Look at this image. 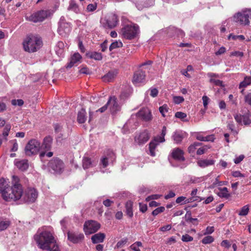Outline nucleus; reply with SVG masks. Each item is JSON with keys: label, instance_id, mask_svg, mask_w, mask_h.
I'll list each match as a JSON object with an SVG mask.
<instances>
[{"label": "nucleus", "instance_id": "obj_1", "mask_svg": "<svg viewBox=\"0 0 251 251\" xmlns=\"http://www.w3.org/2000/svg\"><path fill=\"white\" fill-rule=\"evenodd\" d=\"M8 183L7 180L3 178H0V194H1L2 197L6 201H15L19 200L23 194L20 178L18 176L13 175L11 178L12 186H10Z\"/></svg>", "mask_w": 251, "mask_h": 251}, {"label": "nucleus", "instance_id": "obj_2", "mask_svg": "<svg viewBox=\"0 0 251 251\" xmlns=\"http://www.w3.org/2000/svg\"><path fill=\"white\" fill-rule=\"evenodd\" d=\"M38 247L47 251H60L59 245L52 233L47 230L39 229L34 235Z\"/></svg>", "mask_w": 251, "mask_h": 251}, {"label": "nucleus", "instance_id": "obj_3", "mask_svg": "<svg viewBox=\"0 0 251 251\" xmlns=\"http://www.w3.org/2000/svg\"><path fill=\"white\" fill-rule=\"evenodd\" d=\"M23 45L24 50L28 52H34L39 50L42 46L40 38L32 34L27 35L24 39Z\"/></svg>", "mask_w": 251, "mask_h": 251}, {"label": "nucleus", "instance_id": "obj_4", "mask_svg": "<svg viewBox=\"0 0 251 251\" xmlns=\"http://www.w3.org/2000/svg\"><path fill=\"white\" fill-rule=\"evenodd\" d=\"M139 33V26L135 24L126 25L121 29L122 36L128 40L134 39Z\"/></svg>", "mask_w": 251, "mask_h": 251}, {"label": "nucleus", "instance_id": "obj_5", "mask_svg": "<svg viewBox=\"0 0 251 251\" xmlns=\"http://www.w3.org/2000/svg\"><path fill=\"white\" fill-rule=\"evenodd\" d=\"M251 20V10L246 9L238 12L234 16V20L235 22L240 25H248Z\"/></svg>", "mask_w": 251, "mask_h": 251}, {"label": "nucleus", "instance_id": "obj_6", "mask_svg": "<svg viewBox=\"0 0 251 251\" xmlns=\"http://www.w3.org/2000/svg\"><path fill=\"white\" fill-rule=\"evenodd\" d=\"M40 149V143L35 139L28 141L25 148V153L27 156L35 155L38 153Z\"/></svg>", "mask_w": 251, "mask_h": 251}, {"label": "nucleus", "instance_id": "obj_7", "mask_svg": "<svg viewBox=\"0 0 251 251\" xmlns=\"http://www.w3.org/2000/svg\"><path fill=\"white\" fill-rule=\"evenodd\" d=\"M118 23L117 15L114 13H111L104 18L101 24L104 28L112 29L118 25Z\"/></svg>", "mask_w": 251, "mask_h": 251}, {"label": "nucleus", "instance_id": "obj_8", "mask_svg": "<svg viewBox=\"0 0 251 251\" xmlns=\"http://www.w3.org/2000/svg\"><path fill=\"white\" fill-rule=\"evenodd\" d=\"M100 225L94 220H88L85 222L83 230L86 235L91 234L97 232L100 228Z\"/></svg>", "mask_w": 251, "mask_h": 251}, {"label": "nucleus", "instance_id": "obj_9", "mask_svg": "<svg viewBox=\"0 0 251 251\" xmlns=\"http://www.w3.org/2000/svg\"><path fill=\"white\" fill-rule=\"evenodd\" d=\"M48 167L52 169L54 173L61 174L64 169L63 162L58 158H53L48 163Z\"/></svg>", "mask_w": 251, "mask_h": 251}, {"label": "nucleus", "instance_id": "obj_10", "mask_svg": "<svg viewBox=\"0 0 251 251\" xmlns=\"http://www.w3.org/2000/svg\"><path fill=\"white\" fill-rule=\"evenodd\" d=\"M48 17V11L46 10L39 11L29 17H26V20L37 23L43 21Z\"/></svg>", "mask_w": 251, "mask_h": 251}, {"label": "nucleus", "instance_id": "obj_11", "mask_svg": "<svg viewBox=\"0 0 251 251\" xmlns=\"http://www.w3.org/2000/svg\"><path fill=\"white\" fill-rule=\"evenodd\" d=\"M38 197V192L34 188H28L23 196L24 201L25 202L32 203L35 201Z\"/></svg>", "mask_w": 251, "mask_h": 251}, {"label": "nucleus", "instance_id": "obj_12", "mask_svg": "<svg viewBox=\"0 0 251 251\" xmlns=\"http://www.w3.org/2000/svg\"><path fill=\"white\" fill-rule=\"evenodd\" d=\"M67 237L68 239L74 244H78L81 242L84 238L83 233L70 231L67 232Z\"/></svg>", "mask_w": 251, "mask_h": 251}, {"label": "nucleus", "instance_id": "obj_13", "mask_svg": "<svg viewBox=\"0 0 251 251\" xmlns=\"http://www.w3.org/2000/svg\"><path fill=\"white\" fill-rule=\"evenodd\" d=\"M107 104L112 114L116 113L121 110V106L119 104L118 100L115 96L109 97Z\"/></svg>", "mask_w": 251, "mask_h": 251}, {"label": "nucleus", "instance_id": "obj_14", "mask_svg": "<svg viewBox=\"0 0 251 251\" xmlns=\"http://www.w3.org/2000/svg\"><path fill=\"white\" fill-rule=\"evenodd\" d=\"M137 116L142 120L148 122L152 119V115L150 110L147 108L141 109L137 113Z\"/></svg>", "mask_w": 251, "mask_h": 251}, {"label": "nucleus", "instance_id": "obj_15", "mask_svg": "<svg viewBox=\"0 0 251 251\" xmlns=\"http://www.w3.org/2000/svg\"><path fill=\"white\" fill-rule=\"evenodd\" d=\"M150 139V135L147 130H144L139 135L135 137V141L139 145H142L146 143Z\"/></svg>", "mask_w": 251, "mask_h": 251}, {"label": "nucleus", "instance_id": "obj_16", "mask_svg": "<svg viewBox=\"0 0 251 251\" xmlns=\"http://www.w3.org/2000/svg\"><path fill=\"white\" fill-rule=\"evenodd\" d=\"M70 25L65 22L61 23L58 28V33L62 36L67 35L70 32Z\"/></svg>", "mask_w": 251, "mask_h": 251}, {"label": "nucleus", "instance_id": "obj_17", "mask_svg": "<svg viewBox=\"0 0 251 251\" xmlns=\"http://www.w3.org/2000/svg\"><path fill=\"white\" fill-rule=\"evenodd\" d=\"M145 73L139 70L135 72L133 77V82L135 84L141 83L145 79Z\"/></svg>", "mask_w": 251, "mask_h": 251}, {"label": "nucleus", "instance_id": "obj_18", "mask_svg": "<svg viewBox=\"0 0 251 251\" xmlns=\"http://www.w3.org/2000/svg\"><path fill=\"white\" fill-rule=\"evenodd\" d=\"M184 152L180 149L177 148L174 149L172 152V156L175 159L178 161H183L185 158L183 156Z\"/></svg>", "mask_w": 251, "mask_h": 251}, {"label": "nucleus", "instance_id": "obj_19", "mask_svg": "<svg viewBox=\"0 0 251 251\" xmlns=\"http://www.w3.org/2000/svg\"><path fill=\"white\" fill-rule=\"evenodd\" d=\"M96 163L88 156H84L82 159V167L84 169H87L96 166Z\"/></svg>", "mask_w": 251, "mask_h": 251}, {"label": "nucleus", "instance_id": "obj_20", "mask_svg": "<svg viewBox=\"0 0 251 251\" xmlns=\"http://www.w3.org/2000/svg\"><path fill=\"white\" fill-rule=\"evenodd\" d=\"M105 238L104 233L99 232L93 235L91 237L92 242L94 244L103 242Z\"/></svg>", "mask_w": 251, "mask_h": 251}, {"label": "nucleus", "instance_id": "obj_21", "mask_svg": "<svg viewBox=\"0 0 251 251\" xmlns=\"http://www.w3.org/2000/svg\"><path fill=\"white\" fill-rule=\"evenodd\" d=\"M117 75V71L116 70L110 71L102 77L103 81L110 82L115 78Z\"/></svg>", "mask_w": 251, "mask_h": 251}, {"label": "nucleus", "instance_id": "obj_22", "mask_svg": "<svg viewBox=\"0 0 251 251\" xmlns=\"http://www.w3.org/2000/svg\"><path fill=\"white\" fill-rule=\"evenodd\" d=\"M17 167L22 171H25L28 168V161L26 159H23L17 161L15 163Z\"/></svg>", "mask_w": 251, "mask_h": 251}, {"label": "nucleus", "instance_id": "obj_23", "mask_svg": "<svg viewBox=\"0 0 251 251\" xmlns=\"http://www.w3.org/2000/svg\"><path fill=\"white\" fill-rule=\"evenodd\" d=\"M109 153L107 154L108 156H104L102 157L100 160V163L102 165V166L103 168L106 167L108 165V160L109 158H111V159L115 158V154L114 152L112 151H108Z\"/></svg>", "mask_w": 251, "mask_h": 251}, {"label": "nucleus", "instance_id": "obj_24", "mask_svg": "<svg viewBox=\"0 0 251 251\" xmlns=\"http://www.w3.org/2000/svg\"><path fill=\"white\" fill-rule=\"evenodd\" d=\"M68 10L69 11H72L76 14L80 13V8L75 0H71L70 1Z\"/></svg>", "mask_w": 251, "mask_h": 251}, {"label": "nucleus", "instance_id": "obj_25", "mask_svg": "<svg viewBox=\"0 0 251 251\" xmlns=\"http://www.w3.org/2000/svg\"><path fill=\"white\" fill-rule=\"evenodd\" d=\"M52 142V138L50 136L46 137L43 142L42 148L47 151L50 150L51 148Z\"/></svg>", "mask_w": 251, "mask_h": 251}, {"label": "nucleus", "instance_id": "obj_26", "mask_svg": "<svg viewBox=\"0 0 251 251\" xmlns=\"http://www.w3.org/2000/svg\"><path fill=\"white\" fill-rule=\"evenodd\" d=\"M159 140L155 138L154 140L150 142L149 144V150L151 156H154L155 155V149L158 145Z\"/></svg>", "mask_w": 251, "mask_h": 251}, {"label": "nucleus", "instance_id": "obj_27", "mask_svg": "<svg viewBox=\"0 0 251 251\" xmlns=\"http://www.w3.org/2000/svg\"><path fill=\"white\" fill-rule=\"evenodd\" d=\"M215 160L213 159H201L197 162V164L201 168H205L214 164Z\"/></svg>", "mask_w": 251, "mask_h": 251}, {"label": "nucleus", "instance_id": "obj_28", "mask_svg": "<svg viewBox=\"0 0 251 251\" xmlns=\"http://www.w3.org/2000/svg\"><path fill=\"white\" fill-rule=\"evenodd\" d=\"M81 59V56L78 53H75L72 56L70 63L68 64L67 68L72 67L76 63Z\"/></svg>", "mask_w": 251, "mask_h": 251}, {"label": "nucleus", "instance_id": "obj_29", "mask_svg": "<svg viewBox=\"0 0 251 251\" xmlns=\"http://www.w3.org/2000/svg\"><path fill=\"white\" fill-rule=\"evenodd\" d=\"M85 110L84 108H82L78 112L77 120L79 123L83 124L85 122L87 118Z\"/></svg>", "mask_w": 251, "mask_h": 251}, {"label": "nucleus", "instance_id": "obj_30", "mask_svg": "<svg viewBox=\"0 0 251 251\" xmlns=\"http://www.w3.org/2000/svg\"><path fill=\"white\" fill-rule=\"evenodd\" d=\"M86 56L88 58L94 59L96 60H100L102 58V55L100 53L95 51H89L87 52L86 53Z\"/></svg>", "mask_w": 251, "mask_h": 251}, {"label": "nucleus", "instance_id": "obj_31", "mask_svg": "<svg viewBox=\"0 0 251 251\" xmlns=\"http://www.w3.org/2000/svg\"><path fill=\"white\" fill-rule=\"evenodd\" d=\"M132 208L133 202L130 201H127L126 204V212L130 218L132 217L133 215Z\"/></svg>", "mask_w": 251, "mask_h": 251}, {"label": "nucleus", "instance_id": "obj_32", "mask_svg": "<svg viewBox=\"0 0 251 251\" xmlns=\"http://www.w3.org/2000/svg\"><path fill=\"white\" fill-rule=\"evenodd\" d=\"M172 137L176 143L179 144L181 142L182 139H183L184 136L181 132L176 131L174 132Z\"/></svg>", "mask_w": 251, "mask_h": 251}, {"label": "nucleus", "instance_id": "obj_33", "mask_svg": "<svg viewBox=\"0 0 251 251\" xmlns=\"http://www.w3.org/2000/svg\"><path fill=\"white\" fill-rule=\"evenodd\" d=\"M220 192L218 193V196L221 198H228L230 194L228 193V190L226 187L220 188Z\"/></svg>", "mask_w": 251, "mask_h": 251}, {"label": "nucleus", "instance_id": "obj_34", "mask_svg": "<svg viewBox=\"0 0 251 251\" xmlns=\"http://www.w3.org/2000/svg\"><path fill=\"white\" fill-rule=\"evenodd\" d=\"M251 83V76H246L244 80L240 82L239 88L245 87Z\"/></svg>", "mask_w": 251, "mask_h": 251}, {"label": "nucleus", "instance_id": "obj_35", "mask_svg": "<svg viewBox=\"0 0 251 251\" xmlns=\"http://www.w3.org/2000/svg\"><path fill=\"white\" fill-rule=\"evenodd\" d=\"M123 47V43L121 41H115L113 42L109 47L110 51L114 49L121 48Z\"/></svg>", "mask_w": 251, "mask_h": 251}, {"label": "nucleus", "instance_id": "obj_36", "mask_svg": "<svg viewBox=\"0 0 251 251\" xmlns=\"http://www.w3.org/2000/svg\"><path fill=\"white\" fill-rule=\"evenodd\" d=\"M142 246V243L140 241H137L133 243L130 247L131 250L134 251H140V250L139 249V247Z\"/></svg>", "mask_w": 251, "mask_h": 251}, {"label": "nucleus", "instance_id": "obj_37", "mask_svg": "<svg viewBox=\"0 0 251 251\" xmlns=\"http://www.w3.org/2000/svg\"><path fill=\"white\" fill-rule=\"evenodd\" d=\"M166 134V127L165 126H163L162 129L161 136L159 137H156L155 138L159 140V142H164L165 141L164 136H165Z\"/></svg>", "mask_w": 251, "mask_h": 251}, {"label": "nucleus", "instance_id": "obj_38", "mask_svg": "<svg viewBox=\"0 0 251 251\" xmlns=\"http://www.w3.org/2000/svg\"><path fill=\"white\" fill-rule=\"evenodd\" d=\"M175 117L177 118L183 120V121H188V120H184V119L187 117V115L185 113L182 112H177L175 114Z\"/></svg>", "mask_w": 251, "mask_h": 251}, {"label": "nucleus", "instance_id": "obj_39", "mask_svg": "<svg viewBox=\"0 0 251 251\" xmlns=\"http://www.w3.org/2000/svg\"><path fill=\"white\" fill-rule=\"evenodd\" d=\"M214 238L211 236H207L204 237L201 240V242L204 244H210L213 242Z\"/></svg>", "mask_w": 251, "mask_h": 251}, {"label": "nucleus", "instance_id": "obj_40", "mask_svg": "<svg viewBox=\"0 0 251 251\" xmlns=\"http://www.w3.org/2000/svg\"><path fill=\"white\" fill-rule=\"evenodd\" d=\"M249 211V208L248 205L244 206L239 212V215L240 216H246L247 215Z\"/></svg>", "mask_w": 251, "mask_h": 251}, {"label": "nucleus", "instance_id": "obj_41", "mask_svg": "<svg viewBox=\"0 0 251 251\" xmlns=\"http://www.w3.org/2000/svg\"><path fill=\"white\" fill-rule=\"evenodd\" d=\"M9 221H1L0 222V231L5 230L9 226Z\"/></svg>", "mask_w": 251, "mask_h": 251}, {"label": "nucleus", "instance_id": "obj_42", "mask_svg": "<svg viewBox=\"0 0 251 251\" xmlns=\"http://www.w3.org/2000/svg\"><path fill=\"white\" fill-rule=\"evenodd\" d=\"M159 112L161 113L163 117L165 116V113L167 112L169 110V108L168 105L166 104L163 105L162 106H160L159 108Z\"/></svg>", "mask_w": 251, "mask_h": 251}, {"label": "nucleus", "instance_id": "obj_43", "mask_svg": "<svg viewBox=\"0 0 251 251\" xmlns=\"http://www.w3.org/2000/svg\"><path fill=\"white\" fill-rule=\"evenodd\" d=\"M69 135V130L67 129V132L65 131V129L63 128L61 132H60L59 135H58V138H61L62 139H66L67 138Z\"/></svg>", "mask_w": 251, "mask_h": 251}, {"label": "nucleus", "instance_id": "obj_44", "mask_svg": "<svg viewBox=\"0 0 251 251\" xmlns=\"http://www.w3.org/2000/svg\"><path fill=\"white\" fill-rule=\"evenodd\" d=\"M165 210V207L163 206H160L157 208H156L155 210H154L152 212V214L155 216L157 215L158 214L163 212Z\"/></svg>", "mask_w": 251, "mask_h": 251}, {"label": "nucleus", "instance_id": "obj_45", "mask_svg": "<svg viewBox=\"0 0 251 251\" xmlns=\"http://www.w3.org/2000/svg\"><path fill=\"white\" fill-rule=\"evenodd\" d=\"M210 82L214 83L216 86H219L224 87L225 86L223 84V81L219 79H210Z\"/></svg>", "mask_w": 251, "mask_h": 251}, {"label": "nucleus", "instance_id": "obj_46", "mask_svg": "<svg viewBox=\"0 0 251 251\" xmlns=\"http://www.w3.org/2000/svg\"><path fill=\"white\" fill-rule=\"evenodd\" d=\"M181 240L183 242H188L192 241L193 240V238L189 234H185L182 235Z\"/></svg>", "mask_w": 251, "mask_h": 251}, {"label": "nucleus", "instance_id": "obj_47", "mask_svg": "<svg viewBox=\"0 0 251 251\" xmlns=\"http://www.w3.org/2000/svg\"><path fill=\"white\" fill-rule=\"evenodd\" d=\"M242 121L245 125H249L251 123V121L248 115H243Z\"/></svg>", "mask_w": 251, "mask_h": 251}, {"label": "nucleus", "instance_id": "obj_48", "mask_svg": "<svg viewBox=\"0 0 251 251\" xmlns=\"http://www.w3.org/2000/svg\"><path fill=\"white\" fill-rule=\"evenodd\" d=\"M63 127L58 124H55L54 125V131L56 133L59 134L60 132H62Z\"/></svg>", "mask_w": 251, "mask_h": 251}, {"label": "nucleus", "instance_id": "obj_49", "mask_svg": "<svg viewBox=\"0 0 251 251\" xmlns=\"http://www.w3.org/2000/svg\"><path fill=\"white\" fill-rule=\"evenodd\" d=\"M97 4L96 3L89 4L87 6V10L89 12H92L97 8Z\"/></svg>", "mask_w": 251, "mask_h": 251}, {"label": "nucleus", "instance_id": "obj_50", "mask_svg": "<svg viewBox=\"0 0 251 251\" xmlns=\"http://www.w3.org/2000/svg\"><path fill=\"white\" fill-rule=\"evenodd\" d=\"M11 103L14 105H18L19 106H22L24 104V101L21 99L13 100Z\"/></svg>", "mask_w": 251, "mask_h": 251}, {"label": "nucleus", "instance_id": "obj_51", "mask_svg": "<svg viewBox=\"0 0 251 251\" xmlns=\"http://www.w3.org/2000/svg\"><path fill=\"white\" fill-rule=\"evenodd\" d=\"M11 126L10 125H6L3 131V135L6 137L8 135L9 131L10 130Z\"/></svg>", "mask_w": 251, "mask_h": 251}, {"label": "nucleus", "instance_id": "obj_52", "mask_svg": "<svg viewBox=\"0 0 251 251\" xmlns=\"http://www.w3.org/2000/svg\"><path fill=\"white\" fill-rule=\"evenodd\" d=\"M184 98L180 96H176L174 98V100L175 103L179 104L184 101Z\"/></svg>", "mask_w": 251, "mask_h": 251}, {"label": "nucleus", "instance_id": "obj_53", "mask_svg": "<svg viewBox=\"0 0 251 251\" xmlns=\"http://www.w3.org/2000/svg\"><path fill=\"white\" fill-rule=\"evenodd\" d=\"M244 55V53L241 51H235L231 52L230 53V56H239V57H243Z\"/></svg>", "mask_w": 251, "mask_h": 251}, {"label": "nucleus", "instance_id": "obj_54", "mask_svg": "<svg viewBox=\"0 0 251 251\" xmlns=\"http://www.w3.org/2000/svg\"><path fill=\"white\" fill-rule=\"evenodd\" d=\"M245 158V156L243 154L239 155L234 159V162L235 164H237L240 163Z\"/></svg>", "mask_w": 251, "mask_h": 251}, {"label": "nucleus", "instance_id": "obj_55", "mask_svg": "<svg viewBox=\"0 0 251 251\" xmlns=\"http://www.w3.org/2000/svg\"><path fill=\"white\" fill-rule=\"evenodd\" d=\"M172 228V226L171 225H167L166 226L161 227L159 228V230L161 231L165 232L166 231L170 230Z\"/></svg>", "mask_w": 251, "mask_h": 251}, {"label": "nucleus", "instance_id": "obj_56", "mask_svg": "<svg viewBox=\"0 0 251 251\" xmlns=\"http://www.w3.org/2000/svg\"><path fill=\"white\" fill-rule=\"evenodd\" d=\"M209 100V99L208 98V97L206 96H204L202 97L203 106L205 109H207V105Z\"/></svg>", "mask_w": 251, "mask_h": 251}, {"label": "nucleus", "instance_id": "obj_57", "mask_svg": "<svg viewBox=\"0 0 251 251\" xmlns=\"http://www.w3.org/2000/svg\"><path fill=\"white\" fill-rule=\"evenodd\" d=\"M12 142L13 143V146L11 149L10 151H11L13 152L16 151L18 149V145L15 140L12 141Z\"/></svg>", "mask_w": 251, "mask_h": 251}, {"label": "nucleus", "instance_id": "obj_58", "mask_svg": "<svg viewBox=\"0 0 251 251\" xmlns=\"http://www.w3.org/2000/svg\"><path fill=\"white\" fill-rule=\"evenodd\" d=\"M140 211L143 213L145 212L147 210V205L146 204L139 203Z\"/></svg>", "mask_w": 251, "mask_h": 251}, {"label": "nucleus", "instance_id": "obj_59", "mask_svg": "<svg viewBox=\"0 0 251 251\" xmlns=\"http://www.w3.org/2000/svg\"><path fill=\"white\" fill-rule=\"evenodd\" d=\"M221 246L224 247L228 249L230 247L231 244L229 243V242L227 240H223L222 242Z\"/></svg>", "mask_w": 251, "mask_h": 251}, {"label": "nucleus", "instance_id": "obj_60", "mask_svg": "<svg viewBox=\"0 0 251 251\" xmlns=\"http://www.w3.org/2000/svg\"><path fill=\"white\" fill-rule=\"evenodd\" d=\"M226 52V48L224 47H221L219 50L215 52L216 55H221Z\"/></svg>", "mask_w": 251, "mask_h": 251}, {"label": "nucleus", "instance_id": "obj_61", "mask_svg": "<svg viewBox=\"0 0 251 251\" xmlns=\"http://www.w3.org/2000/svg\"><path fill=\"white\" fill-rule=\"evenodd\" d=\"M114 202L109 199H106L103 201V205L106 207H109L111 206V205Z\"/></svg>", "mask_w": 251, "mask_h": 251}, {"label": "nucleus", "instance_id": "obj_62", "mask_svg": "<svg viewBox=\"0 0 251 251\" xmlns=\"http://www.w3.org/2000/svg\"><path fill=\"white\" fill-rule=\"evenodd\" d=\"M234 117L235 120H236V121L237 123H238L239 124L242 123L243 116H242L241 115L236 114L234 115Z\"/></svg>", "mask_w": 251, "mask_h": 251}, {"label": "nucleus", "instance_id": "obj_63", "mask_svg": "<svg viewBox=\"0 0 251 251\" xmlns=\"http://www.w3.org/2000/svg\"><path fill=\"white\" fill-rule=\"evenodd\" d=\"M158 91L157 89L153 88L151 90V96L152 97H155L157 96Z\"/></svg>", "mask_w": 251, "mask_h": 251}, {"label": "nucleus", "instance_id": "obj_64", "mask_svg": "<svg viewBox=\"0 0 251 251\" xmlns=\"http://www.w3.org/2000/svg\"><path fill=\"white\" fill-rule=\"evenodd\" d=\"M245 101L251 105V93L247 95L245 97Z\"/></svg>", "mask_w": 251, "mask_h": 251}]
</instances>
